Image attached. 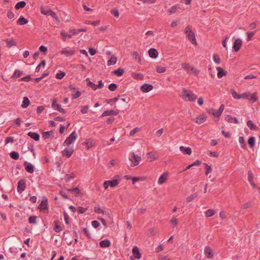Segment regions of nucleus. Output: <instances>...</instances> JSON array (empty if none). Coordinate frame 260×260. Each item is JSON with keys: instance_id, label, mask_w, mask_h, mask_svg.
<instances>
[{"instance_id": "obj_24", "label": "nucleus", "mask_w": 260, "mask_h": 260, "mask_svg": "<svg viewBox=\"0 0 260 260\" xmlns=\"http://www.w3.org/2000/svg\"><path fill=\"white\" fill-rule=\"evenodd\" d=\"M99 245H100V247H101L107 248V247H109L110 246L111 242H110V240H109L108 239H106V240L101 241L100 242Z\"/></svg>"}, {"instance_id": "obj_2", "label": "nucleus", "mask_w": 260, "mask_h": 260, "mask_svg": "<svg viewBox=\"0 0 260 260\" xmlns=\"http://www.w3.org/2000/svg\"><path fill=\"white\" fill-rule=\"evenodd\" d=\"M184 33L185 34L186 37L192 44H194L195 45H197L195 34L194 32L192 30L191 26L187 25L185 27Z\"/></svg>"}, {"instance_id": "obj_28", "label": "nucleus", "mask_w": 260, "mask_h": 260, "mask_svg": "<svg viewBox=\"0 0 260 260\" xmlns=\"http://www.w3.org/2000/svg\"><path fill=\"white\" fill-rule=\"evenodd\" d=\"M179 149L183 154L190 155L191 153V149L190 147H184L182 146L180 147Z\"/></svg>"}, {"instance_id": "obj_63", "label": "nucleus", "mask_w": 260, "mask_h": 260, "mask_svg": "<svg viewBox=\"0 0 260 260\" xmlns=\"http://www.w3.org/2000/svg\"><path fill=\"white\" fill-rule=\"evenodd\" d=\"M44 110V106H39L37 108V113L38 115L41 114Z\"/></svg>"}, {"instance_id": "obj_14", "label": "nucleus", "mask_w": 260, "mask_h": 260, "mask_svg": "<svg viewBox=\"0 0 260 260\" xmlns=\"http://www.w3.org/2000/svg\"><path fill=\"white\" fill-rule=\"evenodd\" d=\"M204 254L208 258H211L213 256V252L209 246H206L205 247Z\"/></svg>"}, {"instance_id": "obj_26", "label": "nucleus", "mask_w": 260, "mask_h": 260, "mask_svg": "<svg viewBox=\"0 0 260 260\" xmlns=\"http://www.w3.org/2000/svg\"><path fill=\"white\" fill-rule=\"evenodd\" d=\"M28 21L23 16H21L17 21V24L19 25H23L27 24Z\"/></svg>"}, {"instance_id": "obj_23", "label": "nucleus", "mask_w": 260, "mask_h": 260, "mask_svg": "<svg viewBox=\"0 0 260 260\" xmlns=\"http://www.w3.org/2000/svg\"><path fill=\"white\" fill-rule=\"evenodd\" d=\"M216 70L218 71L217 72V77L218 78H221L224 76L226 75V72L224 71L223 69L221 67H217Z\"/></svg>"}, {"instance_id": "obj_8", "label": "nucleus", "mask_w": 260, "mask_h": 260, "mask_svg": "<svg viewBox=\"0 0 260 260\" xmlns=\"http://www.w3.org/2000/svg\"><path fill=\"white\" fill-rule=\"evenodd\" d=\"M26 183L24 179H20L18 182L17 191L21 193L25 189Z\"/></svg>"}, {"instance_id": "obj_48", "label": "nucleus", "mask_w": 260, "mask_h": 260, "mask_svg": "<svg viewBox=\"0 0 260 260\" xmlns=\"http://www.w3.org/2000/svg\"><path fill=\"white\" fill-rule=\"evenodd\" d=\"M94 211L97 214H104L105 211L102 209L99 206H95L94 208Z\"/></svg>"}, {"instance_id": "obj_57", "label": "nucleus", "mask_w": 260, "mask_h": 260, "mask_svg": "<svg viewBox=\"0 0 260 260\" xmlns=\"http://www.w3.org/2000/svg\"><path fill=\"white\" fill-rule=\"evenodd\" d=\"M117 88V85L115 83H111L109 85V89L110 91H114Z\"/></svg>"}, {"instance_id": "obj_50", "label": "nucleus", "mask_w": 260, "mask_h": 260, "mask_svg": "<svg viewBox=\"0 0 260 260\" xmlns=\"http://www.w3.org/2000/svg\"><path fill=\"white\" fill-rule=\"evenodd\" d=\"M36 219V216H31L28 218L29 222L31 224H36L37 223Z\"/></svg>"}, {"instance_id": "obj_25", "label": "nucleus", "mask_w": 260, "mask_h": 260, "mask_svg": "<svg viewBox=\"0 0 260 260\" xmlns=\"http://www.w3.org/2000/svg\"><path fill=\"white\" fill-rule=\"evenodd\" d=\"M67 190L72 193H74L76 197L78 196L81 193L80 190L77 187L68 188L67 189Z\"/></svg>"}, {"instance_id": "obj_9", "label": "nucleus", "mask_w": 260, "mask_h": 260, "mask_svg": "<svg viewBox=\"0 0 260 260\" xmlns=\"http://www.w3.org/2000/svg\"><path fill=\"white\" fill-rule=\"evenodd\" d=\"M74 151L73 148L67 147L61 151V154L63 156H66L67 158H69L73 154Z\"/></svg>"}, {"instance_id": "obj_43", "label": "nucleus", "mask_w": 260, "mask_h": 260, "mask_svg": "<svg viewBox=\"0 0 260 260\" xmlns=\"http://www.w3.org/2000/svg\"><path fill=\"white\" fill-rule=\"evenodd\" d=\"M10 157L15 160H17L19 158V154L16 151H12L10 154Z\"/></svg>"}, {"instance_id": "obj_37", "label": "nucleus", "mask_w": 260, "mask_h": 260, "mask_svg": "<svg viewBox=\"0 0 260 260\" xmlns=\"http://www.w3.org/2000/svg\"><path fill=\"white\" fill-rule=\"evenodd\" d=\"M41 9V12L42 14L45 15H48L49 16L50 14V12H51V10L49 9H46L43 6H42L40 8Z\"/></svg>"}, {"instance_id": "obj_10", "label": "nucleus", "mask_w": 260, "mask_h": 260, "mask_svg": "<svg viewBox=\"0 0 260 260\" xmlns=\"http://www.w3.org/2000/svg\"><path fill=\"white\" fill-rule=\"evenodd\" d=\"M242 44V42L241 39L240 38H238L235 40L233 48L235 52H238L241 48Z\"/></svg>"}, {"instance_id": "obj_62", "label": "nucleus", "mask_w": 260, "mask_h": 260, "mask_svg": "<svg viewBox=\"0 0 260 260\" xmlns=\"http://www.w3.org/2000/svg\"><path fill=\"white\" fill-rule=\"evenodd\" d=\"M89 106H85L82 107V108L81 110V112L82 114H86L88 112Z\"/></svg>"}, {"instance_id": "obj_53", "label": "nucleus", "mask_w": 260, "mask_h": 260, "mask_svg": "<svg viewBox=\"0 0 260 260\" xmlns=\"http://www.w3.org/2000/svg\"><path fill=\"white\" fill-rule=\"evenodd\" d=\"M248 180L250 183L254 182L253 180V174L250 170H249L248 172Z\"/></svg>"}, {"instance_id": "obj_29", "label": "nucleus", "mask_w": 260, "mask_h": 260, "mask_svg": "<svg viewBox=\"0 0 260 260\" xmlns=\"http://www.w3.org/2000/svg\"><path fill=\"white\" fill-rule=\"evenodd\" d=\"M54 223L55 224V226L53 228V230L56 233L60 232L62 230V229L59 225V221L58 220H55L54 221Z\"/></svg>"}, {"instance_id": "obj_17", "label": "nucleus", "mask_w": 260, "mask_h": 260, "mask_svg": "<svg viewBox=\"0 0 260 260\" xmlns=\"http://www.w3.org/2000/svg\"><path fill=\"white\" fill-rule=\"evenodd\" d=\"M225 120L227 122H230V123L234 122L236 124H238L239 123L238 119L236 117H233L232 116H231L230 115H228L225 116Z\"/></svg>"}, {"instance_id": "obj_45", "label": "nucleus", "mask_w": 260, "mask_h": 260, "mask_svg": "<svg viewBox=\"0 0 260 260\" xmlns=\"http://www.w3.org/2000/svg\"><path fill=\"white\" fill-rule=\"evenodd\" d=\"M181 66L186 71H189V70L193 71L194 70L193 68H190V65L187 63H182Z\"/></svg>"}, {"instance_id": "obj_3", "label": "nucleus", "mask_w": 260, "mask_h": 260, "mask_svg": "<svg viewBox=\"0 0 260 260\" xmlns=\"http://www.w3.org/2000/svg\"><path fill=\"white\" fill-rule=\"evenodd\" d=\"M120 180L121 179H113L111 180H106L104 182V188L105 189H107L109 186L111 187H114L119 183Z\"/></svg>"}, {"instance_id": "obj_34", "label": "nucleus", "mask_w": 260, "mask_h": 260, "mask_svg": "<svg viewBox=\"0 0 260 260\" xmlns=\"http://www.w3.org/2000/svg\"><path fill=\"white\" fill-rule=\"evenodd\" d=\"M124 72V70L122 68H118L113 72V74L117 75V76H121Z\"/></svg>"}, {"instance_id": "obj_13", "label": "nucleus", "mask_w": 260, "mask_h": 260, "mask_svg": "<svg viewBox=\"0 0 260 260\" xmlns=\"http://www.w3.org/2000/svg\"><path fill=\"white\" fill-rule=\"evenodd\" d=\"M25 170L29 173H32L34 171V166L30 162L25 161L24 163Z\"/></svg>"}, {"instance_id": "obj_12", "label": "nucleus", "mask_w": 260, "mask_h": 260, "mask_svg": "<svg viewBox=\"0 0 260 260\" xmlns=\"http://www.w3.org/2000/svg\"><path fill=\"white\" fill-rule=\"evenodd\" d=\"M153 88L152 85L146 83L142 85L140 87L141 90L143 92H148L152 90Z\"/></svg>"}, {"instance_id": "obj_5", "label": "nucleus", "mask_w": 260, "mask_h": 260, "mask_svg": "<svg viewBox=\"0 0 260 260\" xmlns=\"http://www.w3.org/2000/svg\"><path fill=\"white\" fill-rule=\"evenodd\" d=\"M77 136L75 131L73 132L64 141L63 145L69 146L77 139Z\"/></svg>"}, {"instance_id": "obj_6", "label": "nucleus", "mask_w": 260, "mask_h": 260, "mask_svg": "<svg viewBox=\"0 0 260 260\" xmlns=\"http://www.w3.org/2000/svg\"><path fill=\"white\" fill-rule=\"evenodd\" d=\"M129 159L133 164L132 166H135L139 164V161L141 160V158L140 156L136 155L134 152H131L129 155Z\"/></svg>"}, {"instance_id": "obj_60", "label": "nucleus", "mask_w": 260, "mask_h": 260, "mask_svg": "<svg viewBox=\"0 0 260 260\" xmlns=\"http://www.w3.org/2000/svg\"><path fill=\"white\" fill-rule=\"evenodd\" d=\"M63 215V218H64V220L66 223L69 224V217L68 214L66 212H64Z\"/></svg>"}, {"instance_id": "obj_56", "label": "nucleus", "mask_w": 260, "mask_h": 260, "mask_svg": "<svg viewBox=\"0 0 260 260\" xmlns=\"http://www.w3.org/2000/svg\"><path fill=\"white\" fill-rule=\"evenodd\" d=\"M205 168L206 169V171L205 173V174L206 175H208L209 173H210L212 172V168L210 166L208 165L207 164L205 163Z\"/></svg>"}, {"instance_id": "obj_59", "label": "nucleus", "mask_w": 260, "mask_h": 260, "mask_svg": "<svg viewBox=\"0 0 260 260\" xmlns=\"http://www.w3.org/2000/svg\"><path fill=\"white\" fill-rule=\"evenodd\" d=\"M82 231L86 235L88 239H90L91 236L86 228H83Z\"/></svg>"}, {"instance_id": "obj_47", "label": "nucleus", "mask_w": 260, "mask_h": 260, "mask_svg": "<svg viewBox=\"0 0 260 260\" xmlns=\"http://www.w3.org/2000/svg\"><path fill=\"white\" fill-rule=\"evenodd\" d=\"M23 74L22 71H20L18 70L15 71L14 74L12 75V78H18L20 77Z\"/></svg>"}, {"instance_id": "obj_7", "label": "nucleus", "mask_w": 260, "mask_h": 260, "mask_svg": "<svg viewBox=\"0 0 260 260\" xmlns=\"http://www.w3.org/2000/svg\"><path fill=\"white\" fill-rule=\"evenodd\" d=\"M57 100L56 99H54L52 104V108L55 110H57L60 112L61 113L64 114L66 112V111L61 107L60 104H56Z\"/></svg>"}, {"instance_id": "obj_11", "label": "nucleus", "mask_w": 260, "mask_h": 260, "mask_svg": "<svg viewBox=\"0 0 260 260\" xmlns=\"http://www.w3.org/2000/svg\"><path fill=\"white\" fill-rule=\"evenodd\" d=\"M119 113V110L114 111L113 110H107L104 111L101 117H104L107 116H111V115H117Z\"/></svg>"}, {"instance_id": "obj_27", "label": "nucleus", "mask_w": 260, "mask_h": 260, "mask_svg": "<svg viewBox=\"0 0 260 260\" xmlns=\"http://www.w3.org/2000/svg\"><path fill=\"white\" fill-rule=\"evenodd\" d=\"M27 135L36 141H38L40 140V135L38 133L29 132L28 133Z\"/></svg>"}, {"instance_id": "obj_41", "label": "nucleus", "mask_w": 260, "mask_h": 260, "mask_svg": "<svg viewBox=\"0 0 260 260\" xmlns=\"http://www.w3.org/2000/svg\"><path fill=\"white\" fill-rule=\"evenodd\" d=\"M215 212L213 209H208L205 212V215L207 217H210L214 215Z\"/></svg>"}, {"instance_id": "obj_30", "label": "nucleus", "mask_w": 260, "mask_h": 260, "mask_svg": "<svg viewBox=\"0 0 260 260\" xmlns=\"http://www.w3.org/2000/svg\"><path fill=\"white\" fill-rule=\"evenodd\" d=\"M132 76L134 79L142 80L144 79V76L141 73H132Z\"/></svg>"}, {"instance_id": "obj_22", "label": "nucleus", "mask_w": 260, "mask_h": 260, "mask_svg": "<svg viewBox=\"0 0 260 260\" xmlns=\"http://www.w3.org/2000/svg\"><path fill=\"white\" fill-rule=\"evenodd\" d=\"M207 116L205 114H201L196 118V122L199 124H201L206 121Z\"/></svg>"}, {"instance_id": "obj_54", "label": "nucleus", "mask_w": 260, "mask_h": 260, "mask_svg": "<svg viewBox=\"0 0 260 260\" xmlns=\"http://www.w3.org/2000/svg\"><path fill=\"white\" fill-rule=\"evenodd\" d=\"M119 95H118L117 97H115L113 99H109L106 100V103L107 104H109L110 105H112L113 102H116L118 100Z\"/></svg>"}, {"instance_id": "obj_51", "label": "nucleus", "mask_w": 260, "mask_h": 260, "mask_svg": "<svg viewBox=\"0 0 260 260\" xmlns=\"http://www.w3.org/2000/svg\"><path fill=\"white\" fill-rule=\"evenodd\" d=\"M52 133V131H47L43 132L42 134V137L44 139H48L50 136V134Z\"/></svg>"}, {"instance_id": "obj_18", "label": "nucleus", "mask_w": 260, "mask_h": 260, "mask_svg": "<svg viewBox=\"0 0 260 260\" xmlns=\"http://www.w3.org/2000/svg\"><path fill=\"white\" fill-rule=\"evenodd\" d=\"M133 254L134 256L137 258L140 259L141 256V254L140 252L139 249L138 247L135 246L133 248Z\"/></svg>"}, {"instance_id": "obj_46", "label": "nucleus", "mask_w": 260, "mask_h": 260, "mask_svg": "<svg viewBox=\"0 0 260 260\" xmlns=\"http://www.w3.org/2000/svg\"><path fill=\"white\" fill-rule=\"evenodd\" d=\"M66 75L64 72L59 71V73L56 74L55 77L58 79H62Z\"/></svg>"}, {"instance_id": "obj_55", "label": "nucleus", "mask_w": 260, "mask_h": 260, "mask_svg": "<svg viewBox=\"0 0 260 260\" xmlns=\"http://www.w3.org/2000/svg\"><path fill=\"white\" fill-rule=\"evenodd\" d=\"M213 58L214 61L216 63H219L220 62L221 59L219 56L216 54H214L213 55Z\"/></svg>"}, {"instance_id": "obj_58", "label": "nucleus", "mask_w": 260, "mask_h": 260, "mask_svg": "<svg viewBox=\"0 0 260 260\" xmlns=\"http://www.w3.org/2000/svg\"><path fill=\"white\" fill-rule=\"evenodd\" d=\"M170 222L171 224V227L172 228H174L178 224L177 219L176 218H173L170 220Z\"/></svg>"}, {"instance_id": "obj_36", "label": "nucleus", "mask_w": 260, "mask_h": 260, "mask_svg": "<svg viewBox=\"0 0 260 260\" xmlns=\"http://www.w3.org/2000/svg\"><path fill=\"white\" fill-rule=\"evenodd\" d=\"M248 143L249 144V147L251 148L254 147L255 143V138L254 137H251L249 138L248 140Z\"/></svg>"}, {"instance_id": "obj_39", "label": "nucleus", "mask_w": 260, "mask_h": 260, "mask_svg": "<svg viewBox=\"0 0 260 260\" xmlns=\"http://www.w3.org/2000/svg\"><path fill=\"white\" fill-rule=\"evenodd\" d=\"M132 55L135 58V60H137L139 63H141V60L139 53L136 51H134L132 53Z\"/></svg>"}, {"instance_id": "obj_21", "label": "nucleus", "mask_w": 260, "mask_h": 260, "mask_svg": "<svg viewBox=\"0 0 260 260\" xmlns=\"http://www.w3.org/2000/svg\"><path fill=\"white\" fill-rule=\"evenodd\" d=\"M247 125L250 130L256 131L258 129V127H257L255 124H254L252 121L251 120L247 121Z\"/></svg>"}, {"instance_id": "obj_20", "label": "nucleus", "mask_w": 260, "mask_h": 260, "mask_svg": "<svg viewBox=\"0 0 260 260\" xmlns=\"http://www.w3.org/2000/svg\"><path fill=\"white\" fill-rule=\"evenodd\" d=\"M168 174L167 172L164 173L159 178L158 183L159 184L164 183L167 179Z\"/></svg>"}, {"instance_id": "obj_38", "label": "nucleus", "mask_w": 260, "mask_h": 260, "mask_svg": "<svg viewBox=\"0 0 260 260\" xmlns=\"http://www.w3.org/2000/svg\"><path fill=\"white\" fill-rule=\"evenodd\" d=\"M86 81H88L87 83L88 86L90 87L93 90H96L97 89V85L93 83L92 82L89 81V78H87Z\"/></svg>"}, {"instance_id": "obj_4", "label": "nucleus", "mask_w": 260, "mask_h": 260, "mask_svg": "<svg viewBox=\"0 0 260 260\" xmlns=\"http://www.w3.org/2000/svg\"><path fill=\"white\" fill-rule=\"evenodd\" d=\"M77 52V50L75 48L68 49L67 47L64 48L60 52V54L64 55L67 57H70L74 55Z\"/></svg>"}, {"instance_id": "obj_40", "label": "nucleus", "mask_w": 260, "mask_h": 260, "mask_svg": "<svg viewBox=\"0 0 260 260\" xmlns=\"http://www.w3.org/2000/svg\"><path fill=\"white\" fill-rule=\"evenodd\" d=\"M211 112H212L213 116L217 117H219L221 114V113L218 110H216L213 108H211L210 110L209 113Z\"/></svg>"}, {"instance_id": "obj_64", "label": "nucleus", "mask_w": 260, "mask_h": 260, "mask_svg": "<svg viewBox=\"0 0 260 260\" xmlns=\"http://www.w3.org/2000/svg\"><path fill=\"white\" fill-rule=\"evenodd\" d=\"M251 206V203L250 202H248L247 203L244 204L242 206V209H247V208L250 207Z\"/></svg>"}, {"instance_id": "obj_31", "label": "nucleus", "mask_w": 260, "mask_h": 260, "mask_svg": "<svg viewBox=\"0 0 260 260\" xmlns=\"http://www.w3.org/2000/svg\"><path fill=\"white\" fill-rule=\"evenodd\" d=\"M156 157L155 154L153 152H149L147 153V159L150 161L152 162L155 160Z\"/></svg>"}, {"instance_id": "obj_33", "label": "nucleus", "mask_w": 260, "mask_h": 260, "mask_svg": "<svg viewBox=\"0 0 260 260\" xmlns=\"http://www.w3.org/2000/svg\"><path fill=\"white\" fill-rule=\"evenodd\" d=\"M239 142L240 144V146L241 148H242L243 149L246 150L247 149L246 145L245 142V139L243 137H240L239 139Z\"/></svg>"}, {"instance_id": "obj_52", "label": "nucleus", "mask_w": 260, "mask_h": 260, "mask_svg": "<svg viewBox=\"0 0 260 260\" xmlns=\"http://www.w3.org/2000/svg\"><path fill=\"white\" fill-rule=\"evenodd\" d=\"M198 196V194L197 193H194L193 194H191L190 196H188L186 198V201L187 202H190L192 201L193 200H194L196 198H197Z\"/></svg>"}, {"instance_id": "obj_15", "label": "nucleus", "mask_w": 260, "mask_h": 260, "mask_svg": "<svg viewBox=\"0 0 260 260\" xmlns=\"http://www.w3.org/2000/svg\"><path fill=\"white\" fill-rule=\"evenodd\" d=\"M38 208L40 211L47 210L48 209L47 199L43 200L39 205Z\"/></svg>"}, {"instance_id": "obj_19", "label": "nucleus", "mask_w": 260, "mask_h": 260, "mask_svg": "<svg viewBox=\"0 0 260 260\" xmlns=\"http://www.w3.org/2000/svg\"><path fill=\"white\" fill-rule=\"evenodd\" d=\"M149 55L150 57L156 58L158 56V53L156 49L151 48L148 51Z\"/></svg>"}, {"instance_id": "obj_32", "label": "nucleus", "mask_w": 260, "mask_h": 260, "mask_svg": "<svg viewBox=\"0 0 260 260\" xmlns=\"http://www.w3.org/2000/svg\"><path fill=\"white\" fill-rule=\"evenodd\" d=\"M29 104H30V102H29L28 98L26 96H25L23 98L21 107L23 108H26L29 106Z\"/></svg>"}, {"instance_id": "obj_16", "label": "nucleus", "mask_w": 260, "mask_h": 260, "mask_svg": "<svg viewBox=\"0 0 260 260\" xmlns=\"http://www.w3.org/2000/svg\"><path fill=\"white\" fill-rule=\"evenodd\" d=\"M7 47L10 48L12 46H16L17 43L13 38L7 39L5 40Z\"/></svg>"}, {"instance_id": "obj_44", "label": "nucleus", "mask_w": 260, "mask_h": 260, "mask_svg": "<svg viewBox=\"0 0 260 260\" xmlns=\"http://www.w3.org/2000/svg\"><path fill=\"white\" fill-rule=\"evenodd\" d=\"M179 8L178 5H176L173 7H172L168 11L170 12V13L174 14L176 12L177 10Z\"/></svg>"}, {"instance_id": "obj_1", "label": "nucleus", "mask_w": 260, "mask_h": 260, "mask_svg": "<svg viewBox=\"0 0 260 260\" xmlns=\"http://www.w3.org/2000/svg\"><path fill=\"white\" fill-rule=\"evenodd\" d=\"M181 97L186 101L192 102L196 100L197 96L191 91L187 90L185 88H183L182 89Z\"/></svg>"}, {"instance_id": "obj_49", "label": "nucleus", "mask_w": 260, "mask_h": 260, "mask_svg": "<svg viewBox=\"0 0 260 260\" xmlns=\"http://www.w3.org/2000/svg\"><path fill=\"white\" fill-rule=\"evenodd\" d=\"M166 68L164 67L157 66L156 67V71L158 73H164L166 71Z\"/></svg>"}, {"instance_id": "obj_42", "label": "nucleus", "mask_w": 260, "mask_h": 260, "mask_svg": "<svg viewBox=\"0 0 260 260\" xmlns=\"http://www.w3.org/2000/svg\"><path fill=\"white\" fill-rule=\"evenodd\" d=\"M117 58L115 56H111V58L108 61L107 64L108 66L113 65L116 63Z\"/></svg>"}, {"instance_id": "obj_35", "label": "nucleus", "mask_w": 260, "mask_h": 260, "mask_svg": "<svg viewBox=\"0 0 260 260\" xmlns=\"http://www.w3.org/2000/svg\"><path fill=\"white\" fill-rule=\"evenodd\" d=\"M26 5V3L25 2L20 1V2H18L16 4L15 8L16 10H18L20 8H23L25 7Z\"/></svg>"}, {"instance_id": "obj_61", "label": "nucleus", "mask_w": 260, "mask_h": 260, "mask_svg": "<svg viewBox=\"0 0 260 260\" xmlns=\"http://www.w3.org/2000/svg\"><path fill=\"white\" fill-rule=\"evenodd\" d=\"M49 16H51L53 18H54L56 21H59V19L56 14L52 10L51 11V12H50V14Z\"/></svg>"}]
</instances>
